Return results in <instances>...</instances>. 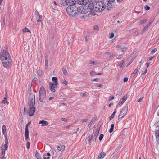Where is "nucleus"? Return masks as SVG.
Segmentation results:
<instances>
[{"mask_svg":"<svg viewBox=\"0 0 159 159\" xmlns=\"http://www.w3.org/2000/svg\"><path fill=\"white\" fill-rule=\"evenodd\" d=\"M76 9L77 7L75 6V5H72V6H69L67 7L66 12L69 15L74 16L77 14Z\"/></svg>","mask_w":159,"mask_h":159,"instance_id":"obj_1","label":"nucleus"},{"mask_svg":"<svg viewBox=\"0 0 159 159\" xmlns=\"http://www.w3.org/2000/svg\"><path fill=\"white\" fill-rule=\"evenodd\" d=\"M105 5L103 2L99 1L96 2L95 5L94 11L97 12H100L103 11L104 9Z\"/></svg>","mask_w":159,"mask_h":159,"instance_id":"obj_2","label":"nucleus"},{"mask_svg":"<svg viewBox=\"0 0 159 159\" xmlns=\"http://www.w3.org/2000/svg\"><path fill=\"white\" fill-rule=\"evenodd\" d=\"M4 67L7 69L11 66L12 61L11 57L1 60Z\"/></svg>","mask_w":159,"mask_h":159,"instance_id":"obj_3","label":"nucleus"},{"mask_svg":"<svg viewBox=\"0 0 159 159\" xmlns=\"http://www.w3.org/2000/svg\"><path fill=\"white\" fill-rule=\"evenodd\" d=\"M76 11L77 13L78 12L80 14H85L88 12L89 9L87 6L81 5L78 8L77 7Z\"/></svg>","mask_w":159,"mask_h":159,"instance_id":"obj_4","label":"nucleus"},{"mask_svg":"<svg viewBox=\"0 0 159 159\" xmlns=\"http://www.w3.org/2000/svg\"><path fill=\"white\" fill-rule=\"evenodd\" d=\"M0 57L1 60L11 57V56L8 52L7 47L2 50L0 54Z\"/></svg>","mask_w":159,"mask_h":159,"instance_id":"obj_5","label":"nucleus"},{"mask_svg":"<svg viewBox=\"0 0 159 159\" xmlns=\"http://www.w3.org/2000/svg\"><path fill=\"white\" fill-rule=\"evenodd\" d=\"M35 103V98L34 93H30L29 98L28 100L29 106H34Z\"/></svg>","mask_w":159,"mask_h":159,"instance_id":"obj_6","label":"nucleus"},{"mask_svg":"<svg viewBox=\"0 0 159 159\" xmlns=\"http://www.w3.org/2000/svg\"><path fill=\"white\" fill-rule=\"evenodd\" d=\"M46 94L45 88L41 86L39 92V100L40 102L43 101L46 97Z\"/></svg>","mask_w":159,"mask_h":159,"instance_id":"obj_7","label":"nucleus"},{"mask_svg":"<svg viewBox=\"0 0 159 159\" xmlns=\"http://www.w3.org/2000/svg\"><path fill=\"white\" fill-rule=\"evenodd\" d=\"M128 110L127 107H123L121 110L120 112V114L119 115L118 117V119H119L122 117H123L127 113V111Z\"/></svg>","mask_w":159,"mask_h":159,"instance_id":"obj_8","label":"nucleus"},{"mask_svg":"<svg viewBox=\"0 0 159 159\" xmlns=\"http://www.w3.org/2000/svg\"><path fill=\"white\" fill-rule=\"evenodd\" d=\"M29 108L28 109L27 112L29 115L30 116H32L35 111V108L34 106H29Z\"/></svg>","mask_w":159,"mask_h":159,"instance_id":"obj_9","label":"nucleus"},{"mask_svg":"<svg viewBox=\"0 0 159 159\" xmlns=\"http://www.w3.org/2000/svg\"><path fill=\"white\" fill-rule=\"evenodd\" d=\"M57 84H58V83L56 82H55V83L52 84L51 83H50L49 88L52 92H54L56 91L55 88L56 87Z\"/></svg>","mask_w":159,"mask_h":159,"instance_id":"obj_10","label":"nucleus"},{"mask_svg":"<svg viewBox=\"0 0 159 159\" xmlns=\"http://www.w3.org/2000/svg\"><path fill=\"white\" fill-rule=\"evenodd\" d=\"M78 4L85 5L88 2V0H77L76 1Z\"/></svg>","mask_w":159,"mask_h":159,"instance_id":"obj_11","label":"nucleus"},{"mask_svg":"<svg viewBox=\"0 0 159 159\" xmlns=\"http://www.w3.org/2000/svg\"><path fill=\"white\" fill-rule=\"evenodd\" d=\"M8 144V140L7 139H5V144L2 146V151H5L7 149Z\"/></svg>","mask_w":159,"mask_h":159,"instance_id":"obj_12","label":"nucleus"},{"mask_svg":"<svg viewBox=\"0 0 159 159\" xmlns=\"http://www.w3.org/2000/svg\"><path fill=\"white\" fill-rule=\"evenodd\" d=\"M66 2L67 5L72 6V5L76 4V2L75 0H66Z\"/></svg>","mask_w":159,"mask_h":159,"instance_id":"obj_13","label":"nucleus"},{"mask_svg":"<svg viewBox=\"0 0 159 159\" xmlns=\"http://www.w3.org/2000/svg\"><path fill=\"white\" fill-rule=\"evenodd\" d=\"M93 5H94V2H90L87 6L89 9H90V10L93 11L94 9Z\"/></svg>","mask_w":159,"mask_h":159,"instance_id":"obj_14","label":"nucleus"},{"mask_svg":"<svg viewBox=\"0 0 159 159\" xmlns=\"http://www.w3.org/2000/svg\"><path fill=\"white\" fill-rule=\"evenodd\" d=\"M2 129L3 134L4 135L5 139H7L6 133V128L5 125L2 126Z\"/></svg>","mask_w":159,"mask_h":159,"instance_id":"obj_15","label":"nucleus"},{"mask_svg":"<svg viewBox=\"0 0 159 159\" xmlns=\"http://www.w3.org/2000/svg\"><path fill=\"white\" fill-rule=\"evenodd\" d=\"M39 124H41V126H46L48 125V122L45 120H41L39 121Z\"/></svg>","mask_w":159,"mask_h":159,"instance_id":"obj_16","label":"nucleus"},{"mask_svg":"<svg viewBox=\"0 0 159 159\" xmlns=\"http://www.w3.org/2000/svg\"><path fill=\"white\" fill-rule=\"evenodd\" d=\"M25 135L26 140L27 141L29 138L28 128L26 127L25 128Z\"/></svg>","mask_w":159,"mask_h":159,"instance_id":"obj_17","label":"nucleus"},{"mask_svg":"<svg viewBox=\"0 0 159 159\" xmlns=\"http://www.w3.org/2000/svg\"><path fill=\"white\" fill-rule=\"evenodd\" d=\"M121 147H118V148H117L115 152L113 154V157H116L117 155L118 154V153L120 151V149Z\"/></svg>","mask_w":159,"mask_h":159,"instance_id":"obj_18","label":"nucleus"},{"mask_svg":"<svg viewBox=\"0 0 159 159\" xmlns=\"http://www.w3.org/2000/svg\"><path fill=\"white\" fill-rule=\"evenodd\" d=\"M65 146L63 145H60L57 146V149L60 151H63L64 150Z\"/></svg>","mask_w":159,"mask_h":159,"instance_id":"obj_19","label":"nucleus"},{"mask_svg":"<svg viewBox=\"0 0 159 159\" xmlns=\"http://www.w3.org/2000/svg\"><path fill=\"white\" fill-rule=\"evenodd\" d=\"M150 26L149 24H147L145 26L143 29L142 31V34L144 32L146 31L148 29V27Z\"/></svg>","mask_w":159,"mask_h":159,"instance_id":"obj_20","label":"nucleus"},{"mask_svg":"<svg viewBox=\"0 0 159 159\" xmlns=\"http://www.w3.org/2000/svg\"><path fill=\"white\" fill-rule=\"evenodd\" d=\"M66 2V0H60V4L61 6H64L66 5H67V3Z\"/></svg>","mask_w":159,"mask_h":159,"instance_id":"obj_21","label":"nucleus"},{"mask_svg":"<svg viewBox=\"0 0 159 159\" xmlns=\"http://www.w3.org/2000/svg\"><path fill=\"white\" fill-rule=\"evenodd\" d=\"M105 156V155L104 152H101L98 155V159H102V158L104 157Z\"/></svg>","mask_w":159,"mask_h":159,"instance_id":"obj_22","label":"nucleus"},{"mask_svg":"<svg viewBox=\"0 0 159 159\" xmlns=\"http://www.w3.org/2000/svg\"><path fill=\"white\" fill-rule=\"evenodd\" d=\"M125 64V61L123 60H122L120 63H118V66H119L120 67H122L124 66Z\"/></svg>","mask_w":159,"mask_h":159,"instance_id":"obj_23","label":"nucleus"},{"mask_svg":"<svg viewBox=\"0 0 159 159\" xmlns=\"http://www.w3.org/2000/svg\"><path fill=\"white\" fill-rule=\"evenodd\" d=\"M112 5L111 4H109V3L107 4V9L108 10H110L112 8Z\"/></svg>","mask_w":159,"mask_h":159,"instance_id":"obj_24","label":"nucleus"},{"mask_svg":"<svg viewBox=\"0 0 159 159\" xmlns=\"http://www.w3.org/2000/svg\"><path fill=\"white\" fill-rule=\"evenodd\" d=\"M48 59L47 57H46L45 58V68H47L48 67Z\"/></svg>","mask_w":159,"mask_h":159,"instance_id":"obj_25","label":"nucleus"},{"mask_svg":"<svg viewBox=\"0 0 159 159\" xmlns=\"http://www.w3.org/2000/svg\"><path fill=\"white\" fill-rule=\"evenodd\" d=\"M35 156L37 159H42L41 157L37 151H36Z\"/></svg>","mask_w":159,"mask_h":159,"instance_id":"obj_26","label":"nucleus"},{"mask_svg":"<svg viewBox=\"0 0 159 159\" xmlns=\"http://www.w3.org/2000/svg\"><path fill=\"white\" fill-rule=\"evenodd\" d=\"M116 111L115 110V111L110 116L109 118L110 120H111L114 118V116L115 115V114L116 112Z\"/></svg>","mask_w":159,"mask_h":159,"instance_id":"obj_27","label":"nucleus"},{"mask_svg":"<svg viewBox=\"0 0 159 159\" xmlns=\"http://www.w3.org/2000/svg\"><path fill=\"white\" fill-rule=\"evenodd\" d=\"M114 124H112L111 125V128L109 130V132L110 133H111L113 130L114 129Z\"/></svg>","mask_w":159,"mask_h":159,"instance_id":"obj_28","label":"nucleus"},{"mask_svg":"<svg viewBox=\"0 0 159 159\" xmlns=\"http://www.w3.org/2000/svg\"><path fill=\"white\" fill-rule=\"evenodd\" d=\"M93 137V135H89L88 136V141L89 142V143L91 141L92 138Z\"/></svg>","mask_w":159,"mask_h":159,"instance_id":"obj_29","label":"nucleus"},{"mask_svg":"<svg viewBox=\"0 0 159 159\" xmlns=\"http://www.w3.org/2000/svg\"><path fill=\"white\" fill-rule=\"evenodd\" d=\"M138 71V68H137L134 70L133 73H132V76H133L135 75L137 73Z\"/></svg>","mask_w":159,"mask_h":159,"instance_id":"obj_30","label":"nucleus"},{"mask_svg":"<svg viewBox=\"0 0 159 159\" xmlns=\"http://www.w3.org/2000/svg\"><path fill=\"white\" fill-rule=\"evenodd\" d=\"M155 135L156 138L159 140V130L156 132Z\"/></svg>","mask_w":159,"mask_h":159,"instance_id":"obj_31","label":"nucleus"},{"mask_svg":"<svg viewBox=\"0 0 159 159\" xmlns=\"http://www.w3.org/2000/svg\"><path fill=\"white\" fill-rule=\"evenodd\" d=\"M23 31L24 33H26V32H29L30 33V32L29 30L26 27L23 29Z\"/></svg>","mask_w":159,"mask_h":159,"instance_id":"obj_32","label":"nucleus"},{"mask_svg":"<svg viewBox=\"0 0 159 159\" xmlns=\"http://www.w3.org/2000/svg\"><path fill=\"white\" fill-rule=\"evenodd\" d=\"M157 48H156L153 49L151 52V54H153L157 50Z\"/></svg>","mask_w":159,"mask_h":159,"instance_id":"obj_33","label":"nucleus"},{"mask_svg":"<svg viewBox=\"0 0 159 159\" xmlns=\"http://www.w3.org/2000/svg\"><path fill=\"white\" fill-rule=\"evenodd\" d=\"M62 71H63V74L65 75H67V73H68L67 72L65 68H63L62 70Z\"/></svg>","mask_w":159,"mask_h":159,"instance_id":"obj_34","label":"nucleus"},{"mask_svg":"<svg viewBox=\"0 0 159 159\" xmlns=\"http://www.w3.org/2000/svg\"><path fill=\"white\" fill-rule=\"evenodd\" d=\"M42 15L39 16V18L37 20L38 22H42Z\"/></svg>","mask_w":159,"mask_h":159,"instance_id":"obj_35","label":"nucleus"},{"mask_svg":"<svg viewBox=\"0 0 159 159\" xmlns=\"http://www.w3.org/2000/svg\"><path fill=\"white\" fill-rule=\"evenodd\" d=\"M154 21V19L153 18H151L148 21V23L147 24H149V25H151V24Z\"/></svg>","mask_w":159,"mask_h":159,"instance_id":"obj_36","label":"nucleus"},{"mask_svg":"<svg viewBox=\"0 0 159 159\" xmlns=\"http://www.w3.org/2000/svg\"><path fill=\"white\" fill-rule=\"evenodd\" d=\"M98 134H98L95 133L94 135V137H93V138L95 140V141H96V139H97Z\"/></svg>","mask_w":159,"mask_h":159,"instance_id":"obj_37","label":"nucleus"},{"mask_svg":"<svg viewBox=\"0 0 159 159\" xmlns=\"http://www.w3.org/2000/svg\"><path fill=\"white\" fill-rule=\"evenodd\" d=\"M52 80L54 82V83H55V82L58 83L57 82V78L56 77H53L52 78Z\"/></svg>","mask_w":159,"mask_h":159,"instance_id":"obj_38","label":"nucleus"},{"mask_svg":"<svg viewBox=\"0 0 159 159\" xmlns=\"http://www.w3.org/2000/svg\"><path fill=\"white\" fill-rule=\"evenodd\" d=\"M95 119L96 118H95V117L93 118V119L91 120L89 124L88 125V126H89L90 125H91V124H92V123L94 121Z\"/></svg>","mask_w":159,"mask_h":159,"instance_id":"obj_39","label":"nucleus"},{"mask_svg":"<svg viewBox=\"0 0 159 159\" xmlns=\"http://www.w3.org/2000/svg\"><path fill=\"white\" fill-rule=\"evenodd\" d=\"M103 136H104V135L102 134H101L100 135L99 137V139L100 141H101V140L102 139V138H103Z\"/></svg>","mask_w":159,"mask_h":159,"instance_id":"obj_40","label":"nucleus"},{"mask_svg":"<svg viewBox=\"0 0 159 159\" xmlns=\"http://www.w3.org/2000/svg\"><path fill=\"white\" fill-rule=\"evenodd\" d=\"M107 2L109 4H111L113 3L115 0H107Z\"/></svg>","mask_w":159,"mask_h":159,"instance_id":"obj_41","label":"nucleus"},{"mask_svg":"<svg viewBox=\"0 0 159 159\" xmlns=\"http://www.w3.org/2000/svg\"><path fill=\"white\" fill-rule=\"evenodd\" d=\"M144 8L146 10H149L150 8V7L147 5H146L145 6Z\"/></svg>","mask_w":159,"mask_h":159,"instance_id":"obj_42","label":"nucleus"},{"mask_svg":"<svg viewBox=\"0 0 159 159\" xmlns=\"http://www.w3.org/2000/svg\"><path fill=\"white\" fill-rule=\"evenodd\" d=\"M62 83L66 85H67L68 84V82L66 81L65 79L64 80L62 81Z\"/></svg>","mask_w":159,"mask_h":159,"instance_id":"obj_43","label":"nucleus"},{"mask_svg":"<svg viewBox=\"0 0 159 159\" xmlns=\"http://www.w3.org/2000/svg\"><path fill=\"white\" fill-rule=\"evenodd\" d=\"M147 20L146 19H143L141 21L140 23L141 24H143V23H144L146 22Z\"/></svg>","mask_w":159,"mask_h":159,"instance_id":"obj_44","label":"nucleus"},{"mask_svg":"<svg viewBox=\"0 0 159 159\" xmlns=\"http://www.w3.org/2000/svg\"><path fill=\"white\" fill-rule=\"evenodd\" d=\"M99 80V79L98 78H95L92 80V81L98 82Z\"/></svg>","mask_w":159,"mask_h":159,"instance_id":"obj_45","label":"nucleus"},{"mask_svg":"<svg viewBox=\"0 0 159 159\" xmlns=\"http://www.w3.org/2000/svg\"><path fill=\"white\" fill-rule=\"evenodd\" d=\"M30 143L29 142H28L26 143V147L27 149H29L30 148Z\"/></svg>","mask_w":159,"mask_h":159,"instance_id":"obj_46","label":"nucleus"},{"mask_svg":"<svg viewBox=\"0 0 159 159\" xmlns=\"http://www.w3.org/2000/svg\"><path fill=\"white\" fill-rule=\"evenodd\" d=\"M127 49V48L126 47H123L121 48V51L124 52L126 51Z\"/></svg>","mask_w":159,"mask_h":159,"instance_id":"obj_47","label":"nucleus"},{"mask_svg":"<svg viewBox=\"0 0 159 159\" xmlns=\"http://www.w3.org/2000/svg\"><path fill=\"white\" fill-rule=\"evenodd\" d=\"M127 99V97L126 96H124L122 98V100L125 101Z\"/></svg>","mask_w":159,"mask_h":159,"instance_id":"obj_48","label":"nucleus"},{"mask_svg":"<svg viewBox=\"0 0 159 159\" xmlns=\"http://www.w3.org/2000/svg\"><path fill=\"white\" fill-rule=\"evenodd\" d=\"M114 33H112L109 36V38L110 39H111L114 37Z\"/></svg>","mask_w":159,"mask_h":159,"instance_id":"obj_49","label":"nucleus"},{"mask_svg":"<svg viewBox=\"0 0 159 159\" xmlns=\"http://www.w3.org/2000/svg\"><path fill=\"white\" fill-rule=\"evenodd\" d=\"M100 131V128H97L96 129V130L95 132V133H97L99 134V133Z\"/></svg>","mask_w":159,"mask_h":159,"instance_id":"obj_50","label":"nucleus"},{"mask_svg":"<svg viewBox=\"0 0 159 159\" xmlns=\"http://www.w3.org/2000/svg\"><path fill=\"white\" fill-rule=\"evenodd\" d=\"M31 122H29L26 125L25 127L28 128V127L30 125V124H31Z\"/></svg>","mask_w":159,"mask_h":159,"instance_id":"obj_51","label":"nucleus"},{"mask_svg":"<svg viewBox=\"0 0 159 159\" xmlns=\"http://www.w3.org/2000/svg\"><path fill=\"white\" fill-rule=\"evenodd\" d=\"M81 96L83 97H85L87 96V94L84 93H81Z\"/></svg>","mask_w":159,"mask_h":159,"instance_id":"obj_52","label":"nucleus"},{"mask_svg":"<svg viewBox=\"0 0 159 159\" xmlns=\"http://www.w3.org/2000/svg\"><path fill=\"white\" fill-rule=\"evenodd\" d=\"M6 99H7V98H6V97H4V99L1 102L2 103H3L4 104L6 102Z\"/></svg>","mask_w":159,"mask_h":159,"instance_id":"obj_53","label":"nucleus"},{"mask_svg":"<svg viewBox=\"0 0 159 159\" xmlns=\"http://www.w3.org/2000/svg\"><path fill=\"white\" fill-rule=\"evenodd\" d=\"M125 102L124 101H123V100H122V99H121L120 101V102H119V103L118 105L117 106L119 105L120 103H121V104H123V103Z\"/></svg>","mask_w":159,"mask_h":159,"instance_id":"obj_54","label":"nucleus"},{"mask_svg":"<svg viewBox=\"0 0 159 159\" xmlns=\"http://www.w3.org/2000/svg\"><path fill=\"white\" fill-rule=\"evenodd\" d=\"M143 97L142 98H140V99H138V102H142L143 99Z\"/></svg>","mask_w":159,"mask_h":159,"instance_id":"obj_55","label":"nucleus"},{"mask_svg":"<svg viewBox=\"0 0 159 159\" xmlns=\"http://www.w3.org/2000/svg\"><path fill=\"white\" fill-rule=\"evenodd\" d=\"M88 120V119H82L81 120V122H86Z\"/></svg>","mask_w":159,"mask_h":159,"instance_id":"obj_56","label":"nucleus"},{"mask_svg":"<svg viewBox=\"0 0 159 159\" xmlns=\"http://www.w3.org/2000/svg\"><path fill=\"white\" fill-rule=\"evenodd\" d=\"M5 151H2V157H4L5 155Z\"/></svg>","mask_w":159,"mask_h":159,"instance_id":"obj_57","label":"nucleus"},{"mask_svg":"<svg viewBox=\"0 0 159 159\" xmlns=\"http://www.w3.org/2000/svg\"><path fill=\"white\" fill-rule=\"evenodd\" d=\"M95 72L94 71H92L90 72V75H93L95 74Z\"/></svg>","mask_w":159,"mask_h":159,"instance_id":"obj_58","label":"nucleus"},{"mask_svg":"<svg viewBox=\"0 0 159 159\" xmlns=\"http://www.w3.org/2000/svg\"><path fill=\"white\" fill-rule=\"evenodd\" d=\"M61 120L64 121H66L67 120L65 118H61Z\"/></svg>","mask_w":159,"mask_h":159,"instance_id":"obj_59","label":"nucleus"},{"mask_svg":"<svg viewBox=\"0 0 159 159\" xmlns=\"http://www.w3.org/2000/svg\"><path fill=\"white\" fill-rule=\"evenodd\" d=\"M147 69H146L144 72V73H143V71L141 73V75H144L145 74H146L147 73Z\"/></svg>","mask_w":159,"mask_h":159,"instance_id":"obj_60","label":"nucleus"},{"mask_svg":"<svg viewBox=\"0 0 159 159\" xmlns=\"http://www.w3.org/2000/svg\"><path fill=\"white\" fill-rule=\"evenodd\" d=\"M128 78L127 77L125 78L124 79V82H126L128 81Z\"/></svg>","mask_w":159,"mask_h":159,"instance_id":"obj_61","label":"nucleus"},{"mask_svg":"<svg viewBox=\"0 0 159 159\" xmlns=\"http://www.w3.org/2000/svg\"><path fill=\"white\" fill-rule=\"evenodd\" d=\"M95 63V62L94 61H90L89 62V64H94Z\"/></svg>","mask_w":159,"mask_h":159,"instance_id":"obj_62","label":"nucleus"},{"mask_svg":"<svg viewBox=\"0 0 159 159\" xmlns=\"http://www.w3.org/2000/svg\"><path fill=\"white\" fill-rule=\"evenodd\" d=\"M49 157H46V156L44 155V157H43L44 159H49Z\"/></svg>","mask_w":159,"mask_h":159,"instance_id":"obj_63","label":"nucleus"},{"mask_svg":"<svg viewBox=\"0 0 159 159\" xmlns=\"http://www.w3.org/2000/svg\"><path fill=\"white\" fill-rule=\"evenodd\" d=\"M122 57V56L121 55H119L118 57H117V59H120Z\"/></svg>","mask_w":159,"mask_h":159,"instance_id":"obj_64","label":"nucleus"}]
</instances>
